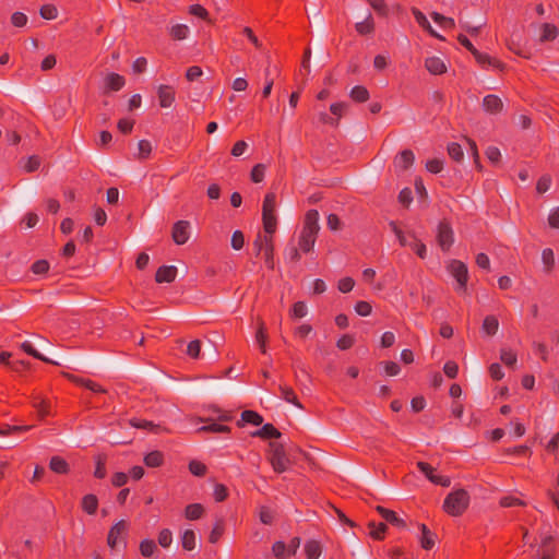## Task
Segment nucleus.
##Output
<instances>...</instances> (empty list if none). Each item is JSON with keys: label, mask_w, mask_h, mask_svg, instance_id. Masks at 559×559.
Returning <instances> with one entry per match:
<instances>
[{"label": "nucleus", "mask_w": 559, "mask_h": 559, "mask_svg": "<svg viewBox=\"0 0 559 559\" xmlns=\"http://www.w3.org/2000/svg\"><path fill=\"white\" fill-rule=\"evenodd\" d=\"M255 341H257L261 352L266 353V347H265L266 335H265V329H264L263 322L259 323V328L255 333Z\"/></svg>", "instance_id": "40"}, {"label": "nucleus", "mask_w": 559, "mask_h": 559, "mask_svg": "<svg viewBox=\"0 0 559 559\" xmlns=\"http://www.w3.org/2000/svg\"><path fill=\"white\" fill-rule=\"evenodd\" d=\"M377 511L384 520L390 522L392 525L397 527H405L404 520L399 518L394 511L384 509L382 507H377Z\"/></svg>", "instance_id": "17"}, {"label": "nucleus", "mask_w": 559, "mask_h": 559, "mask_svg": "<svg viewBox=\"0 0 559 559\" xmlns=\"http://www.w3.org/2000/svg\"><path fill=\"white\" fill-rule=\"evenodd\" d=\"M157 96L163 108L170 107L175 100V92L169 85H159L157 87Z\"/></svg>", "instance_id": "12"}, {"label": "nucleus", "mask_w": 559, "mask_h": 559, "mask_svg": "<svg viewBox=\"0 0 559 559\" xmlns=\"http://www.w3.org/2000/svg\"><path fill=\"white\" fill-rule=\"evenodd\" d=\"M319 230V213L317 210H310L305 216L304 227L298 240V245L304 252L307 253L313 249Z\"/></svg>", "instance_id": "1"}, {"label": "nucleus", "mask_w": 559, "mask_h": 559, "mask_svg": "<svg viewBox=\"0 0 559 559\" xmlns=\"http://www.w3.org/2000/svg\"><path fill=\"white\" fill-rule=\"evenodd\" d=\"M270 455L269 462L271 463L273 469L277 473H283L286 471L287 465L289 464V459L285 453L284 447L282 443H270Z\"/></svg>", "instance_id": "4"}, {"label": "nucleus", "mask_w": 559, "mask_h": 559, "mask_svg": "<svg viewBox=\"0 0 559 559\" xmlns=\"http://www.w3.org/2000/svg\"><path fill=\"white\" fill-rule=\"evenodd\" d=\"M49 270V263L46 260H38L32 265L35 274H44Z\"/></svg>", "instance_id": "54"}, {"label": "nucleus", "mask_w": 559, "mask_h": 559, "mask_svg": "<svg viewBox=\"0 0 559 559\" xmlns=\"http://www.w3.org/2000/svg\"><path fill=\"white\" fill-rule=\"evenodd\" d=\"M415 156L412 151L405 150L403 151L399 157L395 159V165L400 168H408L413 165Z\"/></svg>", "instance_id": "21"}, {"label": "nucleus", "mask_w": 559, "mask_h": 559, "mask_svg": "<svg viewBox=\"0 0 559 559\" xmlns=\"http://www.w3.org/2000/svg\"><path fill=\"white\" fill-rule=\"evenodd\" d=\"M124 78L117 73H108L104 80L105 92H116L124 86Z\"/></svg>", "instance_id": "13"}, {"label": "nucleus", "mask_w": 559, "mask_h": 559, "mask_svg": "<svg viewBox=\"0 0 559 559\" xmlns=\"http://www.w3.org/2000/svg\"><path fill=\"white\" fill-rule=\"evenodd\" d=\"M171 237L177 245L186 243L190 238V223L188 221L175 223Z\"/></svg>", "instance_id": "9"}, {"label": "nucleus", "mask_w": 559, "mask_h": 559, "mask_svg": "<svg viewBox=\"0 0 559 559\" xmlns=\"http://www.w3.org/2000/svg\"><path fill=\"white\" fill-rule=\"evenodd\" d=\"M469 504V495L464 489H457L450 492L443 502V510L452 515H461Z\"/></svg>", "instance_id": "2"}, {"label": "nucleus", "mask_w": 559, "mask_h": 559, "mask_svg": "<svg viewBox=\"0 0 559 559\" xmlns=\"http://www.w3.org/2000/svg\"><path fill=\"white\" fill-rule=\"evenodd\" d=\"M97 506H98V500H97V497L95 495H86L83 497L82 499V509L88 513V514H94L97 510Z\"/></svg>", "instance_id": "22"}, {"label": "nucleus", "mask_w": 559, "mask_h": 559, "mask_svg": "<svg viewBox=\"0 0 559 559\" xmlns=\"http://www.w3.org/2000/svg\"><path fill=\"white\" fill-rule=\"evenodd\" d=\"M11 20L14 26L22 27L26 24L27 16L22 12H15L13 13Z\"/></svg>", "instance_id": "64"}, {"label": "nucleus", "mask_w": 559, "mask_h": 559, "mask_svg": "<svg viewBox=\"0 0 559 559\" xmlns=\"http://www.w3.org/2000/svg\"><path fill=\"white\" fill-rule=\"evenodd\" d=\"M418 468L426 475V477L433 484L449 487L451 484V479L445 476H438L433 474V467L425 462L417 463Z\"/></svg>", "instance_id": "10"}, {"label": "nucleus", "mask_w": 559, "mask_h": 559, "mask_svg": "<svg viewBox=\"0 0 559 559\" xmlns=\"http://www.w3.org/2000/svg\"><path fill=\"white\" fill-rule=\"evenodd\" d=\"M49 467L51 468V471L58 474H66L69 471L68 463L59 456L51 457Z\"/></svg>", "instance_id": "28"}, {"label": "nucleus", "mask_w": 559, "mask_h": 559, "mask_svg": "<svg viewBox=\"0 0 559 559\" xmlns=\"http://www.w3.org/2000/svg\"><path fill=\"white\" fill-rule=\"evenodd\" d=\"M177 275V267L174 265H165L158 269L155 280L157 283H171Z\"/></svg>", "instance_id": "14"}, {"label": "nucleus", "mask_w": 559, "mask_h": 559, "mask_svg": "<svg viewBox=\"0 0 559 559\" xmlns=\"http://www.w3.org/2000/svg\"><path fill=\"white\" fill-rule=\"evenodd\" d=\"M481 330L486 336H493L499 330V321L495 316L485 317Z\"/></svg>", "instance_id": "18"}, {"label": "nucleus", "mask_w": 559, "mask_h": 559, "mask_svg": "<svg viewBox=\"0 0 559 559\" xmlns=\"http://www.w3.org/2000/svg\"><path fill=\"white\" fill-rule=\"evenodd\" d=\"M425 67L432 74H441L447 70L444 62L438 57L427 58L425 61Z\"/></svg>", "instance_id": "16"}, {"label": "nucleus", "mask_w": 559, "mask_h": 559, "mask_svg": "<svg viewBox=\"0 0 559 559\" xmlns=\"http://www.w3.org/2000/svg\"><path fill=\"white\" fill-rule=\"evenodd\" d=\"M39 14L45 20H53L58 15V10L52 4H45L40 8Z\"/></svg>", "instance_id": "39"}, {"label": "nucleus", "mask_w": 559, "mask_h": 559, "mask_svg": "<svg viewBox=\"0 0 559 559\" xmlns=\"http://www.w3.org/2000/svg\"><path fill=\"white\" fill-rule=\"evenodd\" d=\"M286 259H288L290 262H297L300 259V253L296 246L292 245L288 246L285 250Z\"/></svg>", "instance_id": "56"}, {"label": "nucleus", "mask_w": 559, "mask_h": 559, "mask_svg": "<svg viewBox=\"0 0 559 559\" xmlns=\"http://www.w3.org/2000/svg\"><path fill=\"white\" fill-rule=\"evenodd\" d=\"M500 359L504 365L510 366V367H513L516 364L515 354L506 348L501 349Z\"/></svg>", "instance_id": "41"}, {"label": "nucleus", "mask_w": 559, "mask_h": 559, "mask_svg": "<svg viewBox=\"0 0 559 559\" xmlns=\"http://www.w3.org/2000/svg\"><path fill=\"white\" fill-rule=\"evenodd\" d=\"M305 550L308 559H319L322 549L317 540H309L305 545Z\"/></svg>", "instance_id": "27"}, {"label": "nucleus", "mask_w": 559, "mask_h": 559, "mask_svg": "<svg viewBox=\"0 0 559 559\" xmlns=\"http://www.w3.org/2000/svg\"><path fill=\"white\" fill-rule=\"evenodd\" d=\"M448 153L452 159L455 162H462L464 158V153L460 144L450 143L448 145Z\"/></svg>", "instance_id": "37"}, {"label": "nucleus", "mask_w": 559, "mask_h": 559, "mask_svg": "<svg viewBox=\"0 0 559 559\" xmlns=\"http://www.w3.org/2000/svg\"><path fill=\"white\" fill-rule=\"evenodd\" d=\"M443 370L449 378H455L457 376L459 366L454 361H448L445 362Z\"/></svg>", "instance_id": "59"}, {"label": "nucleus", "mask_w": 559, "mask_h": 559, "mask_svg": "<svg viewBox=\"0 0 559 559\" xmlns=\"http://www.w3.org/2000/svg\"><path fill=\"white\" fill-rule=\"evenodd\" d=\"M483 108L488 114H499L503 109V103L497 95H487L483 99Z\"/></svg>", "instance_id": "11"}, {"label": "nucleus", "mask_w": 559, "mask_h": 559, "mask_svg": "<svg viewBox=\"0 0 559 559\" xmlns=\"http://www.w3.org/2000/svg\"><path fill=\"white\" fill-rule=\"evenodd\" d=\"M20 347L28 355L33 356L34 358H37L39 360H43L45 362L58 365L57 361L49 359L48 357L41 355L38 350L34 348L31 342L25 341L23 342Z\"/></svg>", "instance_id": "19"}, {"label": "nucleus", "mask_w": 559, "mask_h": 559, "mask_svg": "<svg viewBox=\"0 0 559 559\" xmlns=\"http://www.w3.org/2000/svg\"><path fill=\"white\" fill-rule=\"evenodd\" d=\"M417 23L423 27L425 28L426 31H428L433 37L440 39V40H444V37L441 36L439 33H437L431 24L429 23V21L427 20V17L425 16V14H423L418 9H413L412 10Z\"/></svg>", "instance_id": "15"}, {"label": "nucleus", "mask_w": 559, "mask_h": 559, "mask_svg": "<svg viewBox=\"0 0 559 559\" xmlns=\"http://www.w3.org/2000/svg\"><path fill=\"white\" fill-rule=\"evenodd\" d=\"M198 431L199 432H228L229 427L224 426V425H218V424H210L206 426H202L201 428H199Z\"/></svg>", "instance_id": "43"}, {"label": "nucleus", "mask_w": 559, "mask_h": 559, "mask_svg": "<svg viewBox=\"0 0 559 559\" xmlns=\"http://www.w3.org/2000/svg\"><path fill=\"white\" fill-rule=\"evenodd\" d=\"M292 312L294 318L300 319L307 316L308 308L305 302L298 301L294 305Z\"/></svg>", "instance_id": "48"}, {"label": "nucleus", "mask_w": 559, "mask_h": 559, "mask_svg": "<svg viewBox=\"0 0 559 559\" xmlns=\"http://www.w3.org/2000/svg\"><path fill=\"white\" fill-rule=\"evenodd\" d=\"M369 527H370V535L376 538V539H381L383 538V534L386 530V525L383 524V523H380V524H374L373 522H371L369 524Z\"/></svg>", "instance_id": "42"}, {"label": "nucleus", "mask_w": 559, "mask_h": 559, "mask_svg": "<svg viewBox=\"0 0 559 559\" xmlns=\"http://www.w3.org/2000/svg\"><path fill=\"white\" fill-rule=\"evenodd\" d=\"M189 12L195 16L207 20L209 13L207 11L201 7L200 4H193L190 7Z\"/></svg>", "instance_id": "61"}, {"label": "nucleus", "mask_w": 559, "mask_h": 559, "mask_svg": "<svg viewBox=\"0 0 559 559\" xmlns=\"http://www.w3.org/2000/svg\"><path fill=\"white\" fill-rule=\"evenodd\" d=\"M128 524L124 520L118 521L109 531L107 543L111 549H115L120 544L124 545L123 536L127 532Z\"/></svg>", "instance_id": "7"}, {"label": "nucleus", "mask_w": 559, "mask_h": 559, "mask_svg": "<svg viewBox=\"0 0 559 559\" xmlns=\"http://www.w3.org/2000/svg\"><path fill=\"white\" fill-rule=\"evenodd\" d=\"M355 27L359 34L371 33L373 31V22L371 14H368L365 21L356 23Z\"/></svg>", "instance_id": "35"}, {"label": "nucleus", "mask_w": 559, "mask_h": 559, "mask_svg": "<svg viewBox=\"0 0 559 559\" xmlns=\"http://www.w3.org/2000/svg\"><path fill=\"white\" fill-rule=\"evenodd\" d=\"M276 195L273 192L267 193L264 197L262 204V222L265 233L272 235L276 230Z\"/></svg>", "instance_id": "3"}, {"label": "nucleus", "mask_w": 559, "mask_h": 559, "mask_svg": "<svg viewBox=\"0 0 559 559\" xmlns=\"http://www.w3.org/2000/svg\"><path fill=\"white\" fill-rule=\"evenodd\" d=\"M130 425L134 428L150 430V431H157L159 429V426L154 424L153 421L144 420V419H138L132 418L130 419Z\"/></svg>", "instance_id": "30"}, {"label": "nucleus", "mask_w": 559, "mask_h": 559, "mask_svg": "<svg viewBox=\"0 0 559 559\" xmlns=\"http://www.w3.org/2000/svg\"><path fill=\"white\" fill-rule=\"evenodd\" d=\"M253 247L255 249L257 254L261 253V251H264V259L265 263L269 267H273V242L271 237H262L258 236L257 239L253 242Z\"/></svg>", "instance_id": "6"}, {"label": "nucleus", "mask_w": 559, "mask_h": 559, "mask_svg": "<svg viewBox=\"0 0 559 559\" xmlns=\"http://www.w3.org/2000/svg\"><path fill=\"white\" fill-rule=\"evenodd\" d=\"M551 186V177L549 175H544L536 185V190L538 193H545L550 189Z\"/></svg>", "instance_id": "45"}, {"label": "nucleus", "mask_w": 559, "mask_h": 559, "mask_svg": "<svg viewBox=\"0 0 559 559\" xmlns=\"http://www.w3.org/2000/svg\"><path fill=\"white\" fill-rule=\"evenodd\" d=\"M156 549V545L152 540H143L140 545L141 554L144 557H151Z\"/></svg>", "instance_id": "47"}, {"label": "nucleus", "mask_w": 559, "mask_h": 559, "mask_svg": "<svg viewBox=\"0 0 559 559\" xmlns=\"http://www.w3.org/2000/svg\"><path fill=\"white\" fill-rule=\"evenodd\" d=\"M371 309V305L367 301H358L355 306L356 312L362 317L370 314Z\"/></svg>", "instance_id": "55"}, {"label": "nucleus", "mask_w": 559, "mask_h": 559, "mask_svg": "<svg viewBox=\"0 0 559 559\" xmlns=\"http://www.w3.org/2000/svg\"><path fill=\"white\" fill-rule=\"evenodd\" d=\"M201 350V343L199 340H194L188 344L187 354L192 358H198Z\"/></svg>", "instance_id": "53"}, {"label": "nucleus", "mask_w": 559, "mask_h": 559, "mask_svg": "<svg viewBox=\"0 0 559 559\" xmlns=\"http://www.w3.org/2000/svg\"><path fill=\"white\" fill-rule=\"evenodd\" d=\"M241 421L250 423L255 426H260L263 423L262 416L253 411H243L241 413Z\"/></svg>", "instance_id": "33"}, {"label": "nucleus", "mask_w": 559, "mask_h": 559, "mask_svg": "<svg viewBox=\"0 0 559 559\" xmlns=\"http://www.w3.org/2000/svg\"><path fill=\"white\" fill-rule=\"evenodd\" d=\"M355 282L350 277H344L338 282V289L342 293H348L354 288Z\"/></svg>", "instance_id": "57"}, {"label": "nucleus", "mask_w": 559, "mask_h": 559, "mask_svg": "<svg viewBox=\"0 0 559 559\" xmlns=\"http://www.w3.org/2000/svg\"><path fill=\"white\" fill-rule=\"evenodd\" d=\"M252 435L264 439L281 437V432L271 424H265L260 430L254 431Z\"/></svg>", "instance_id": "20"}, {"label": "nucleus", "mask_w": 559, "mask_h": 559, "mask_svg": "<svg viewBox=\"0 0 559 559\" xmlns=\"http://www.w3.org/2000/svg\"><path fill=\"white\" fill-rule=\"evenodd\" d=\"M540 28H542V34L539 37L540 41L554 40L558 35V28L552 24L545 23L540 26Z\"/></svg>", "instance_id": "24"}, {"label": "nucleus", "mask_w": 559, "mask_h": 559, "mask_svg": "<svg viewBox=\"0 0 559 559\" xmlns=\"http://www.w3.org/2000/svg\"><path fill=\"white\" fill-rule=\"evenodd\" d=\"M349 96L355 102L362 103V102H366L369 98V92H368V90L366 87H364L361 85H357V86L352 88V91L349 93Z\"/></svg>", "instance_id": "31"}, {"label": "nucleus", "mask_w": 559, "mask_h": 559, "mask_svg": "<svg viewBox=\"0 0 559 559\" xmlns=\"http://www.w3.org/2000/svg\"><path fill=\"white\" fill-rule=\"evenodd\" d=\"M447 269L456 281V290H465L468 280V269L466 264L459 260H451Z\"/></svg>", "instance_id": "5"}, {"label": "nucleus", "mask_w": 559, "mask_h": 559, "mask_svg": "<svg viewBox=\"0 0 559 559\" xmlns=\"http://www.w3.org/2000/svg\"><path fill=\"white\" fill-rule=\"evenodd\" d=\"M182 546L187 550H192L195 547V534L192 530H186L181 537Z\"/></svg>", "instance_id": "34"}, {"label": "nucleus", "mask_w": 559, "mask_h": 559, "mask_svg": "<svg viewBox=\"0 0 559 559\" xmlns=\"http://www.w3.org/2000/svg\"><path fill=\"white\" fill-rule=\"evenodd\" d=\"M486 156L487 158L492 162V163H497L500 157H501V153L499 151L498 147L496 146H489L487 150H486Z\"/></svg>", "instance_id": "62"}, {"label": "nucleus", "mask_w": 559, "mask_h": 559, "mask_svg": "<svg viewBox=\"0 0 559 559\" xmlns=\"http://www.w3.org/2000/svg\"><path fill=\"white\" fill-rule=\"evenodd\" d=\"M437 240L442 250L447 251L454 242V234L451 226L441 222L437 229Z\"/></svg>", "instance_id": "8"}, {"label": "nucleus", "mask_w": 559, "mask_h": 559, "mask_svg": "<svg viewBox=\"0 0 559 559\" xmlns=\"http://www.w3.org/2000/svg\"><path fill=\"white\" fill-rule=\"evenodd\" d=\"M189 471L195 476H202L206 471V466L199 461H191L189 464Z\"/></svg>", "instance_id": "51"}, {"label": "nucleus", "mask_w": 559, "mask_h": 559, "mask_svg": "<svg viewBox=\"0 0 559 559\" xmlns=\"http://www.w3.org/2000/svg\"><path fill=\"white\" fill-rule=\"evenodd\" d=\"M542 263L544 265V271L549 273L555 265V255L554 251L549 248L544 249L542 252Z\"/></svg>", "instance_id": "29"}, {"label": "nucleus", "mask_w": 559, "mask_h": 559, "mask_svg": "<svg viewBox=\"0 0 559 559\" xmlns=\"http://www.w3.org/2000/svg\"><path fill=\"white\" fill-rule=\"evenodd\" d=\"M163 462L164 456L159 451H152L144 456V463L147 467H158Z\"/></svg>", "instance_id": "23"}, {"label": "nucleus", "mask_w": 559, "mask_h": 559, "mask_svg": "<svg viewBox=\"0 0 559 559\" xmlns=\"http://www.w3.org/2000/svg\"><path fill=\"white\" fill-rule=\"evenodd\" d=\"M173 542V534L169 530L165 528L159 533L158 543L162 547H169Z\"/></svg>", "instance_id": "49"}, {"label": "nucleus", "mask_w": 559, "mask_h": 559, "mask_svg": "<svg viewBox=\"0 0 559 559\" xmlns=\"http://www.w3.org/2000/svg\"><path fill=\"white\" fill-rule=\"evenodd\" d=\"M203 513V507L199 503L189 504L186 508V518L189 520H197Z\"/></svg>", "instance_id": "36"}, {"label": "nucleus", "mask_w": 559, "mask_h": 559, "mask_svg": "<svg viewBox=\"0 0 559 559\" xmlns=\"http://www.w3.org/2000/svg\"><path fill=\"white\" fill-rule=\"evenodd\" d=\"M138 150H139L138 157L144 159L152 152V145L148 141L141 140L138 144Z\"/></svg>", "instance_id": "46"}, {"label": "nucleus", "mask_w": 559, "mask_h": 559, "mask_svg": "<svg viewBox=\"0 0 559 559\" xmlns=\"http://www.w3.org/2000/svg\"><path fill=\"white\" fill-rule=\"evenodd\" d=\"M347 108V104L346 103H343V102H340V103H334L330 106V110L331 112L336 116V117H342V115L344 114V111L346 110Z\"/></svg>", "instance_id": "60"}, {"label": "nucleus", "mask_w": 559, "mask_h": 559, "mask_svg": "<svg viewBox=\"0 0 559 559\" xmlns=\"http://www.w3.org/2000/svg\"><path fill=\"white\" fill-rule=\"evenodd\" d=\"M280 390L282 392V396L283 399L288 402V403H292L294 405H296L297 407H301V405L299 404L298 400H297V396L296 394L294 393L293 389L292 388H288V386H280Z\"/></svg>", "instance_id": "38"}, {"label": "nucleus", "mask_w": 559, "mask_h": 559, "mask_svg": "<svg viewBox=\"0 0 559 559\" xmlns=\"http://www.w3.org/2000/svg\"><path fill=\"white\" fill-rule=\"evenodd\" d=\"M548 223L552 228H559V206L550 211Z\"/></svg>", "instance_id": "63"}, {"label": "nucleus", "mask_w": 559, "mask_h": 559, "mask_svg": "<svg viewBox=\"0 0 559 559\" xmlns=\"http://www.w3.org/2000/svg\"><path fill=\"white\" fill-rule=\"evenodd\" d=\"M230 245L234 250H240L243 247L245 236L240 230L234 231Z\"/></svg>", "instance_id": "44"}, {"label": "nucleus", "mask_w": 559, "mask_h": 559, "mask_svg": "<svg viewBox=\"0 0 559 559\" xmlns=\"http://www.w3.org/2000/svg\"><path fill=\"white\" fill-rule=\"evenodd\" d=\"M222 534H223V524L221 521H218L210 534V542L213 544L217 543V540L219 539Z\"/></svg>", "instance_id": "58"}, {"label": "nucleus", "mask_w": 559, "mask_h": 559, "mask_svg": "<svg viewBox=\"0 0 559 559\" xmlns=\"http://www.w3.org/2000/svg\"><path fill=\"white\" fill-rule=\"evenodd\" d=\"M426 168L428 171L432 174H438L443 169V160L438 158L428 160L426 164Z\"/></svg>", "instance_id": "52"}, {"label": "nucleus", "mask_w": 559, "mask_h": 559, "mask_svg": "<svg viewBox=\"0 0 559 559\" xmlns=\"http://www.w3.org/2000/svg\"><path fill=\"white\" fill-rule=\"evenodd\" d=\"M169 33L175 39L183 40L188 37L190 28L186 24H176L170 27Z\"/></svg>", "instance_id": "26"}, {"label": "nucleus", "mask_w": 559, "mask_h": 559, "mask_svg": "<svg viewBox=\"0 0 559 559\" xmlns=\"http://www.w3.org/2000/svg\"><path fill=\"white\" fill-rule=\"evenodd\" d=\"M20 163H21L22 167L24 168V170L27 173H33V171L37 170L40 166V159L36 155H33L25 159H22Z\"/></svg>", "instance_id": "32"}, {"label": "nucleus", "mask_w": 559, "mask_h": 559, "mask_svg": "<svg viewBox=\"0 0 559 559\" xmlns=\"http://www.w3.org/2000/svg\"><path fill=\"white\" fill-rule=\"evenodd\" d=\"M264 171H265V166L263 164L255 165L251 171V179L254 182H261L264 178Z\"/></svg>", "instance_id": "50"}, {"label": "nucleus", "mask_w": 559, "mask_h": 559, "mask_svg": "<svg viewBox=\"0 0 559 559\" xmlns=\"http://www.w3.org/2000/svg\"><path fill=\"white\" fill-rule=\"evenodd\" d=\"M421 538L420 544L425 549H431L435 545V535L428 530L425 524L420 525Z\"/></svg>", "instance_id": "25"}]
</instances>
